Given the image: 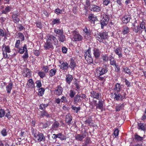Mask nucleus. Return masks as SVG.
Listing matches in <instances>:
<instances>
[{"label":"nucleus","instance_id":"obj_1","mask_svg":"<svg viewBox=\"0 0 146 146\" xmlns=\"http://www.w3.org/2000/svg\"><path fill=\"white\" fill-rule=\"evenodd\" d=\"M101 20L100 21V24L101 25V28L103 29L105 26L107 25L109 20V17L108 16L105 14H104L101 15Z\"/></svg>","mask_w":146,"mask_h":146},{"label":"nucleus","instance_id":"obj_2","mask_svg":"<svg viewBox=\"0 0 146 146\" xmlns=\"http://www.w3.org/2000/svg\"><path fill=\"white\" fill-rule=\"evenodd\" d=\"M108 71V68L106 65L102 67H98L96 70L98 76H101L107 73Z\"/></svg>","mask_w":146,"mask_h":146},{"label":"nucleus","instance_id":"obj_3","mask_svg":"<svg viewBox=\"0 0 146 146\" xmlns=\"http://www.w3.org/2000/svg\"><path fill=\"white\" fill-rule=\"evenodd\" d=\"M34 139L35 141H37L39 142L44 141L45 139V137L44 135L41 133L37 132L35 133H33Z\"/></svg>","mask_w":146,"mask_h":146},{"label":"nucleus","instance_id":"obj_4","mask_svg":"<svg viewBox=\"0 0 146 146\" xmlns=\"http://www.w3.org/2000/svg\"><path fill=\"white\" fill-rule=\"evenodd\" d=\"M108 33L104 32L102 33H99L97 34V40L100 42H102L104 39H106L108 38Z\"/></svg>","mask_w":146,"mask_h":146},{"label":"nucleus","instance_id":"obj_5","mask_svg":"<svg viewBox=\"0 0 146 146\" xmlns=\"http://www.w3.org/2000/svg\"><path fill=\"white\" fill-rule=\"evenodd\" d=\"M47 40L50 42H52V44L55 45H57L58 44V40L56 37L51 35H48L47 36Z\"/></svg>","mask_w":146,"mask_h":146},{"label":"nucleus","instance_id":"obj_6","mask_svg":"<svg viewBox=\"0 0 146 146\" xmlns=\"http://www.w3.org/2000/svg\"><path fill=\"white\" fill-rule=\"evenodd\" d=\"M89 9L91 11L96 12H100L101 10V7L92 4Z\"/></svg>","mask_w":146,"mask_h":146},{"label":"nucleus","instance_id":"obj_7","mask_svg":"<svg viewBox=\"0 0 146 146\" xmlns=\"http://www.w3.org/2000/svg\"><path fill=\"white\" fill-rule=\"evenodd\" d=\"M82 100L80 98V96L78 94L74 97V104L79 105V104L81 103Z\"/></svg>","mask_w":146,"mask_h":146},{"label":"nucleus","instance_id":"obj_8","mask_svg":"<svg viewBox=\"0 0 146 146\" xmlns=\"http://www.w3.org/2000/svg\"><path fill=\"white\" fill-rule=\"evenodd\" d=\"M101 94L97 92L92 91L91 92V96L93 98L100 100L101 98Z\"/></svg>","mask_w":146,"mask_h":146},{"label":"nucleus","instance_id":"obj_9","mask_svg":"<svg viewBox=\"0 0 146 146\" xmlns=\"http://www.w3.org/2000/svg\"><path fill=\"white\" fill-rule=\"evenodd\" d=\"M87 133L85 131L81 134H78L75 136L76 139L77 140L81 141L86 136Z\"/></svg>","mask_w":146,"mask_h":146},{"label":"nucleus","instance_id":"obj_10","mask_svg":"<svg viewBox=\"0 0 146 146\" xmlns=\"http://www.w3.org/2000/svg\"><path fill=\"white\" fill-rule=\"evenodd\" d=\"M44 47L46 50L54 48V47L52 42H49L47 40L46 42L44 44Z\"/></svg>","mask_w":146,"mask_h":146},{"label":"nucleus","instance_id":"obj_11","mask_svg":"<svg viewBox=\"0 0 146 146\" xmlns=\"http://www.w3.org/2000/svg\"><path fill=\"white\" fill-rule=\"evenodd\" d=\"M56 88L57 89L54 91V93L55 95L59 96L62 93V88L60 86H58Z\"/></svg>","mask_w":146,"mask_h":146},{"label":"nucleus","instance_id":"obj_12","mask_svg":"<svg viewBox=\"0 0 146 146\" xmlns=\"http://www.w3.org/2000/svg\"><path fill=\"white\" fill-rule=\"evenodd\" d=\"M72 118L70 113H68L66 116V122L69 125H71L72 123Z\"/></svg>","mask_w":146,"mask_h":146},{"label":"nucleus","instance_id":"obj_13","mask_svg":"<svg viewBox=\"0 0 146 146\" xmlns=\"http://www.w3.org/2000/svg\"><path fill=\"white\" fill-rule=\"evenodd\" d=\"M114 95L115 96L114 97V99L117 101L122 100L123 99V96L119 92H115Z\"/></svg>","mask_w":146,"mask_h":146},{"label":"nucleus","instance_id":"obj_14","mask_svg":"<svg viewBox=\"0 0 146 146\" xmlns=\"http://www.w3.org/2000/svg\"><path fill=\"white\" fill-rule=\"evenodd\" d=\"M19 14H18V13L17 12L15 14H13L12 16L13 21L15 23H18L20 19L17 17L19 16Z\"/></svg>","mask_w":146,"mask_h":146},{"label":"nucleus","instance_id":"obj_15","mask_svg":"<svg viewBox=\"0 0 146 146\" xmlns=\"http://www.w3.org/2000/svg\"><path fill=\"white\" fill-rule=\"evenodd\" d=\"M73 80V77L72 75L68 74L66 75L65 80L68 84L70 85Z\"/></svg>","mask_w":146,"mask_h":146},{"label":"nucleus","instance_id":"obj_16","mask_svg":"<svg viewBox=\"0 0 146 146\" xmlns=\"http://www.w3.org/2000/svg\"><path fill=\"white\" fill-rule=\"evenodd\" d=\"M93 54L95 58H99L100 56V52L98 48H94L93 50Z\"/></svg>","mask_w":146,"mask_h":146},{"label":"nucleus","instance_id":"obj_17","mask_svg":"<svg viewBox=\"0 0 146 146\" xmlns=\"http://www.w3.org/2000/svg\"><path fill=\"white\" fill-rule=\"evenodd\" d=\"M88 21L94 24L95 21L97 20L96 17H95L94 15L91 14L88 17Z\"/></svg>","mask_w":146,"mask_h":146},{"label":"nucleus","instance_id":"obj_18","mask_svg":"<svg viewBox=\"0 0 146 146\" xmlns=\"http://www.w3.org/2000/svg\"><path fill=\"white\" fill-rule=\"evenodd\" d=\"M68 67V64L66 62H63L60 66V69L64 70H67Z\"/></svg>","mask_w":146,"mask_h":146},{"label":"nucleus","instance_id":"obj_19","mask_svg":"<svg viewBox=\"0 0 146 146\" xmlns=\"http://www.w3.org/2000/svg\"><path fill=\"white\" fill-rule=\"evenodd\" d=\"M74 39L75 41H81L83 39V37L80 35L78 33H75L74 35Z\"/></svg>","mask_w":146,"mask_h":146},{"label":"nucleus","instance_id":"obj_20","mask_svg":"<svg viewBox=\"0 0 146 146\" xmlns=\"http://www.w3.org/2000/svg\"><path fill=\"white\" fill-rule=\"evenodd\" d=\"M76 66V64L73 58H71L69 67H70L72 70H74Z\"/></svg>","mask_w":146,"mask_h":146},{"label":"nucleus","instance_id":"obj_21","mask_svg":"<svg viewBox=\"0 0 146 146\" xmlns=\"http://www.w3.org/2000/svg\"><path fill=\"white\" fill-rule=\"evenodd\" d=\"M98 103L96 105V108H98L101 110L103 108V105L104 104V101L102 100H99Z\"/></svg>","mask_w":146,"mask_h":146},{"label":"nucleus","instance_id":"obj_22","mask_svg":"<svg viewBox=\"0 0 146 146\" xmlns=\"http://www.w3.org/2000/svg\"><path fill=\"white\" fill-rule=\"evenodd\" d=\"M137 126L138 129L143 131H145L146 129V125L143 123H138Z\"/></svg>","mask_w":146,"mask_h":146},{"label":"nucleus","instance_id":"obj_23","mask_svg":"<svg viewBox=\"0 0 146 146\" xmlns=\"http://www.w3.org/2000/svg\"><path fill=\"white\" fill-rule=\"evenodd\" d=\"M130 19V16L129 15H125L122 19V22L124 23H128Z\"/></svg>","mask_w":146,"mask_h":146},{"label":"nucleus","instance_id":"obj_24","mask_svg":"<svg viewBox=\"0 0 146 146\" xmlns=\"http://www.w3.org/2000/svg\"><path fill=\"white\" fill-rule=\"evenodd\" d=\"M18 52L20 54H23L24 52H25L27 49V46L26 44H24L23 46L19 47Z\"/></svg>","mask_w":146,"mask_h":146},{"label":"nucleus","instance_id":"obj_25","mask_svg":"<svg viewBox=\"0 0 146 146\" xmlns=\"http://www.w3.org/2000/svg\"><path fill=\"white\" fill-rule=\"evenodd\" d=\"M121 48L120 47H118L116 50H114L116 54L119 57L121 58L122 56L121 50Z\"/></svg>","mask_w":146,"mask_h":146},{"label":"nucleus","instance_id":"obj_26","mask_svg":"<svg viewBox=\"0 0 146 146\" xmlns=\"http://www.w3.org/2000/svg\"><path fill=\"white\" fill-rule=\"evenodd\" d=\"M13 85V83L11 82L6 86V90L7 93L9 94L11 93V90L12 88Z\"/></svg>","mask_w":146,"mask_h":146},{"label":"nucleus","instance_id":"obj_27","mask_svg":"<svg viewBox=\"0 0 146 146\" xmlns=\"http://www.w3.org/2000/svg\"><path fill=\"white\" fill-rule=\"evenodd\" d=\"M43 111H40V116L44 117L46 116L47 117H50V115L45 111V110H42Z\"/></svg>","mask_w":146,"mask_h":146},{"label":"nucleus","instance_id":"obj_28","mask_svg":"<svg viewBox=\"0 0 146 146\" xmlns=\"http://www.w3.org/2000/svg\"><path fill=\"white\" fill-rule=\"evenodd\" d=\"M122 85H121L119 83H117L115 84V87L114 88V90L116 92H119L122 88Z\"/></svg>","mask_w":146,"mask_h":146},{"label":"nucleus","instance_id":"obj_29","mask_svg":"<svg viewBox=\"0 0 146 146\" xmlns=\"http://www.w3.org/2000/svg\"><path fill=\"white\" fill-rule=\"evenodd\" d=\"M24 73L25 74V76L29 77L31 76V74L29 69L27 68L24 70Z\"/></svg>","mask_w":146,"mask_h":146},{"label":"nucleus","instance_id":"obj_30","mask_svg":"<svg viewBox=\"0 0 146 146\" xmlns=\"http://www.w3.org/2000/svg\"><path fill=\"white\" fill-rule=\"evenodd\" d=\"M58 39L61 42H63L66 40L65 36L63 34L60 35H58Z\"/></svg>","mask_w":146,"mask_h":146},{"label":"nucleus","instance_id":"obj_31","mask_svg":"<svg viewBox=\"0 0 146 146\" xmlns=\"http://www.w3.org/2000/svg\"><path fill=\"white\" fill-rule=\"evenodd\" d=\"M124 107V104H119L116 106L115 107L116 111H119L123 109Z\"/></svg>","mask_w":146,"mask_h":146},{"label":"nucleus","instance_id":"obj_32","mask_svg":"<svg viewBox=\"0 0 146 146\" xmlns=\"http://www.w3.org/2000/svg\"><path fill=\"white\" fill-rule=\"evenodd\" d=\"M91 48L89 47L88 49L85 52L84 54L85 58L86 57H89V56H91Z\"/></svg>","mask_w":146,"mask_h":146},{"label":"nucleus","instance_id":"obj_33","mask_svg":"<svg viewBox=\"0 0 146 146\" xmlns=\"http://www.w3.org/2000/svg\"><path fill=\"white\" fill-rule=\"evenodd\" d=\"M58 138H59L61 140H65L66 139V137L61 133H58Z\"/></svg>","mask_w":146,"mask_h":146},{"label":"nucleus","instance_id":"obj_34","mask_svg":"<svg viewBox=\"0 0 146 146\" xmlns=\"http://www.w3.org/2000/svg\"><path fill=\"white\" fill-rule=\"evenodd\" d=\"M92 123V120L91 116H89L87 119L85 121V124H88V125H90V123Z\"/></svg>","mask_w":146,"mask_h":146},{"label":"nucleus","instance_id":"obj_35","mask_svg":"<svg viewBox=\"0 0 146 146\" xmlns=\"http://www.w3.org/2000/svg\"><path fill=\"white\" fill-rule=\"evenodd\" d=\"M54 31L56 34L58 35H60L63 33V31L62 29H59L55 28Z\"/></svg>","mask_w":146,"mask_h":146},{"label":"nucleus","instance_id":"obj_36","mask_svg":"<svg viewBox=\"0 0 146 146\" xmlns=\"http://www.w3.org/2000/svg\"><path fill=\"white\" fill-rule=\"evenodd\" d=\"M27 84L29 87L33 88L34 86V84L33 80L30 79L27 82Z\"/></svg>","mask_w":146,"mask_h":146},{"label":"nucleus","instance_id":"obj_37","mask_svg":"<svg viewBox=\"0 0 146 146\" xmlns=\"http://www.w3.org/2000/svg\"><path fill=\"white\" fill-rule=\"evenodd\" d=\"M11 10V7L9 6L6 7L2 11V13L6 14L7 13L10 12Z\"/></svg>","mask_w":146,"mask_h":146},{"label":"nucleus","instance_id":"obj_38","mask_svg":"<svg viewBox=\"0 0 146 146\" xmlns=\"http://www.w3.org/2000/svg\"><path fill=\"white\" fill-rule=\"evenodd\" d=\"M71 108L74 111V112L76 113H77L80 109V106L76 107L75 106H72Z\"/></svg>","mask_w":146,"mask_h":146},{"label":"nucleus","instance_id":"obj_39","mask_svg":"<svg viewBox=\"0 0 146 146\" xmlns=\"http://www.w3.org/2000/svg\"><path fill=\"white\" fill-rule=\"evenodd\" d=\"M6 114L5 115L6 117H7L8 119H9L12 116L10 115V111L8 109H7L5 111Z\"/></svg>","mask_w":146,"mask_h":146},{"label":"nucleus","instance_id":"obj_40","mask_svg":"<svg viewBox=\"0 0 146 146\" xmlns=\"http://www.w3.org/2000/svg\"><path fill=\"white\" fill-rule=\"evenodd\" d=\"M48 104H40L39 106V109L41 110H45L46 108L48 106Z\"/></svg>","mask_w":146,"mask_h":146},{"label":"nucleus","instance_id":"obj_41","mask_svg":"<svg viewBox=\"0 0 146 146\" xmlns=\"http://www.w3.org/2000/svg\"><path fill=\"white\" fill-rule=\"evenodd\" d=\"M56 72V70L55 69H52L49 71V76L52 77L54 76Z\"/></svg>","mask_w":146,"mask_h":146},{"label":"nucleus","instance_id":"obj_42","mask_svg":"<svg viewBox=\"0 0 146 146\" xmlns=\"http://www.w3.org/2000/svg\"><path fill=\"white\" fill-rule=\"evenodd\" d=\"M102 58L103 61L105 62H107L109 60L110 58L108 57L107 54H104L102 56Z\"/></svg>","mask_w":146,"mask_h":146},{"label":"nucleus","instance_id":"obj_43","mask_svg":"<svg viewBox=\"0 0 146 146\" xmlns=\"http://www.w3.org/2000/svg\"><path fill=\"white\" fill-rule=\"evenodd\" d=\"M60 23V19H53L52 21V25L59 24Z\"/></svg>","mask_w":146,"mask_h":146},{"label":"nucleus","instance_id":"obj_44","mask_svg":"<svg viewBox=\"0 0 146 146\" xmlns=\"http://www.w3.org/2000/svg\"><path fill=\"white\" fill-rule=\"evenodd\" d=\"M140 27L141 29H144L145 32H146V24L145 22L142 21L140 24Z\"/></svg>","mask_w":146,"mask_h":146},{"label":"nucleus","instance_id":"obj_45","mask_svg":"<svg viewBox=\"0 0 146 146\" xmlns=\"http://www.w3.org/2000/svg\"><path fill=\"white\" fill-rule=\"evenodd\" d=\"M134 136V139L137 141H141L143 140V137L137 134L135 135Z\"/></svg>","mask_w":146,"mask_h":146},{"label":"nucleus","instance_id":"obj_46","mask_svg":"<svg viewBox=\"0 0 146 146\" xmlns=\"http://www.w3.org/2000/svg\"><path fill=\"white\" fill-rule=\"evenodd\" d=\"M85 59L86 60L88 63L91 64L93 63V60L91 56H89V57H86Z\"/></svg>","mask_w":146,"mask_h":146},{"label":"nucleus","instance_id":"obj_47","mask_svg":"<svg viewBox=\"0 0 146 146\" xmlns=\"http://www.w3.org/2000/svg\"><path fill=\"white\" fill-rule=\"evenodd\" d=\"M1 134L3 136H5L7 135V129L6 128L3 129L1 131Z\"/></svg>","mask_w":146,"mask_h":146},{"label":"nucleus","instance_id":"obj_48","mask_svg":"<svg viewBox=\"0 0 146 146\" xmlns=\"http://www.w3.org/2000/svg\"><path fill=\"white\" fill-rule=\"evenodd\" d=\"M75 94L76 92L72 90H70V91L69 95L71 98H72L74 97Z\"/></svg>","mask_w":146,"mask_h":146},{"label":"nucleus","instance_id":"obj_49","mask_svg":"<svg viewBox=\"0 0 146 146\" xmlns=\"http://www.w3.org/2000/svg\"><path fill=\"white\" fill-rule=\"evenodd\" d=\"M44 90L43 88H41L38 90V95L39 96H42L44 93Z\"/></svg>","mask_w":146,"mask_h":146},{"label":"nucleus","instance_id":"obj_50","mask_svg":"<svg viewBox=\"0 0 146 146\" xmlns=\"http://www.w3.org/2000/svg\"><path fill=\"white\" fill-rule=\"evenodd\" d=\"M54 12L57 15L62 14V10L59 9V8H57L55 9Z\"/></svg>","mask_w":146,"mask_h":146},{"label":"nucleus","instance_id":"obj_51","mask_svg":"<svg viewBox=\"0 0 146 146\" xmlns=\"http://www.w3.org/2000/svg\"><path fill=\"white\" fill-rule=\"evenodd\" d=\"M5 113L4 110L3 109H0V117H2L4 116Z\"/></svg>","mask_w":146,"mask_h":146},{"label":"nucleus","instance_id":"obj_52","mask_svg":"<svg viewBox=\"0 0 146 146\" xmlns=\"http://www.w3.org/2000/svg\"><path fill=\"white\" fill-rule=\"evenodd\" d=\"M124 72L125 73L128 74L129 75H131V72L130 70L127 67H125L123 68Z\"/></svg>","mask_w":146,"mask_h":146},{"label":"nucleus","instance_id":"obj_53","mask_svg":"<svg viewBox=\"0 0 146 146\" xmlns=\"http://www.w3.org/2000/svg\"><path fill=\"white\" fill-rule=\"evenodd\" d=\"M129 28L128 27H124L123 29V32L124 34H126L129 32Z\"/></svg>","mask_w":146,"mask_h":146},{"label":"nucleus","instance_id":"obj_54","mask_svg":"<svg viewBox=\"0 0 146 146\" xmlns=\"http://www.w3.org/2000/svg\"><path fill=\"white\" fill-rule=\"evenodd\" d=\"M110 61V64L112 66H115L117 65L116 64V62L115 60L114 59L112 60V59H109Z\"/></svg>","mask_w":146,"mask_h":146},{"label":"nucleus","instance_id":"obj_55","mask_svg":"<svg viewBox=\"0 0 146 146\" xmlns=\"http://www.w3.org/2000/svg\"><path fill=\"white\" fill-rule=\"evenodd\" d=\"M42 70L45 73H48V72L49 70V67L47 66H43Z\"/></svg>","mask_w":146,"mask_h":146},{"label":"nucleus","instance_id":"obj_56","mask_svg":"<svg viewBox=\"0 0 146 146\" xmlns=\"http://www.w3.org/2000/svg\"><path fill=\"white\" fill-rule=\"evenodd\" d=\"M38 74L41 78H43L45 76V74L42 72H39L38 73Z\"/></svg>","mask_w":146,"mask_h":146},{"label":"nucleus","instance_id":"obj_57","mask_svg":"<svg viewBox=\"0 0 146 146\" xmlns=\"http://www.w3.org/2000/svg\"><path fill=\"white\" fill-rule=\"evenodd\" d=\"M18 35L20 39L21 40V41H23L25 39V37L23 34L21 33H19L18 34Z\"/></svg>","mask_w":146,"mask_h":146},{"label":"nucleus","instance_id":"obj_58","mask_svg":"<svg viewBox=\"0 0 146 146\" xmlns=\"http://www.w3.org/2000/svg\"><path fill=\"white\" fill-rule=\"evenodd\" d=\"M140 27V26L139 27V25L135 26H134V29L133 31L136 33H137L139 31Z\"/></svg>","mask_w":146,"mask_h":146},{"label":"nucleus","instance_id":"obj_59","mask_svg":"<svg viewBox=\"0 0 146 146\" xmlns=\"http://www.w3.org/2000/svg\"><path fill=\"white\" fill-rule=\"evenodd\" d=\"M119 131L117 129H116L114 131L113 134L115 136V137L117 138V137H118Z\"/></svg>","mask_w":146,"mask_h":146},{"label":"nucleus","instance_id":"obj_60","mask_svg":"<svg viewBox=\"0 0 146 146\" xmlns=\"http://www.w3.org/2000/svg\"><path fill=\"white\" fill-rule=\"evenodd\" d=\"M36 25L39 29H41L42 27V24L40 22H37L36 23Z\"/></svg>","mask_w":146,"mask_h":146},{"label":"nucleus","instance_id":"obj_61","mask_svg":"<svg viewBox=\"0 0 146 146\" xmlns=\"http://www.w3.org/2000/svg\"><path fill=\"white\" fill-rule=\"evenodd\" d=\"M36 87L38 88H40L42 86V84L41 83V81L40 80H37L36 82Z\"/></svg>","mask_w":146,"mask_h":146},{"label":"nucleus","instance_id":"obj_62","mask_svg":"<svg viewBox=\"0 0 146 146\" xmlns=\"http://www.w3.org/2000/svg\"><path fill=\"white\" fill-rule=\"evenodd\" d=\"M20 41L19 40H17L15 45V47L17 48H19L20 44Z\"/></svg>","mask_w":146,"mask_h":146},{"label":"nucleus","instance_id":"obj_63","mask_svg":"<svg viewBox=\"0 0 146 146\" xmlns=\"http://www.w3.org/2000/svg\"><path fill=\"white\" fill-rule=\"evenodd\" d=\"M5 52L9 53L11 52L10 47L9 46H5V48H4Z\"/></svg>","mask_w":146,"mask_h":146},{"label":"nucleus","instance_id":"obj_64","mask_svg":"<svg viewBox=\"0 0 146 146\" xmlns=\"http://www.w3.org/2000/svg\"><path fill=\"white\" fill-rule=\"evenodd\" d=\"M110 2V0H103V4L104 5L107 6Z\"/></svg>","mask_w":146,"mask_h":146}]
</instances>
